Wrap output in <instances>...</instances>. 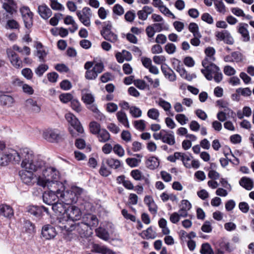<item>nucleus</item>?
I'll list each match as a JSON object with an SVG mask.
<instances>
[{"label": "nucleus", "instance_id": "nucleus-59", "mask_svg": "<svg viewBox=\"0 0 254 254\" xmlns=\"http://www.w3.org/2000/svg\"><path fill=\"white\" fill-rule=\"evenodd\" d=\"M192 158V157L191 155L185 154L182 162L186 168H190V163Z\"/></svg>", "mask_w": 254, "mask_h": 254}, {"label": "nucleus", "instance_id": "nucleus-11", "mask_svg": "<svg viewBox=\"0 0 254 254\" xmlns=\"http://www.w3.org/2000/svg\"><path fill=\"white\" fill-rule=\"evenodd\" d=\"M49 190L45 191L43 194V200L44 203L53 205L57 198L59 199V195L57 190L58 188H48Z\"/></svg>", "mask_w": 254, "mask_h": 254}, {"label": "nucleus", "instance_id": "nucleus-21", "mask_svg": "<svg viewBox=\"0 0 254 254\" xmlns=\"http://www.w3.org/2000/svg\"><path fill=\"white\" fill-rule=\"evenodd\" d=\"M38 11L40 16L45 19H48L51 16L52 14L50 8L45 4L39 5L38 6Z\"/></svg>", "mask_w": 254, "mask_h": 254}, {"label": "nucleus", "instance_id": "nucleus-31", "mask_svg": "<svg viewBox=\"0 0 254 254\" xmlns=\"http://www.w3.org/2000/svg\"><path fill=\"white\" fill-rule=\"evenodd\" d=\"M87 108L92 112L96 114L95 117L97 119L103 120L105 119V117L99 111L96 104L92 103V104L88 105Z\"/></svg>", "mask_w": 254, "mask_h": 254}, {"label": "nucleus", "instance_id": "nucleus-54", "mask_svg": "<svg viewBox=\"0 0 254 254\" xmlns=\"http://www.w3.org/2000/svg\"><path fill=\"white\" fill-rule=\"evenodd\" d=\"M133 125L137 129L141 131L144 130L145 128V121L143 120L135 121Z\"/></svg>", "mask_w": 254, "mask_h": 254}, {"label": "nucleus", "instance_id": "nucleus-37", "mask_svg": "<svg viewBox=\"0 0 254 254\" xmlns=\"http://www.w3.org/2000/svg\"><path fill=\"white\" fill-rule=\"evenodd\" d=\"M89 128L90 132L93 134H97L101 130L100 125L95 121L91 122L89 124Z\"/></svg>", "mask_w": 254, "mask_h": 254}, {"label": "nucleus", "instance_id": "nucleus-16", "mask_svg": "<svg viewBox=\"0 0 254 254\" xmlns=\"http://www.w3.org/2000/svg\"><path fill=\"white\" fill-rule=\"evenodd\" d=\"M81 222L87 225L88 228L90 229H91L92 227H97L99 223L96 216L91 214L84 215L82 217Z\"/></svg>", "mask_w": 254, "mask_h": 254}, {"label": "nucleus", "instance_id": "nucleus-32", "mask_svg": "<svg viewBox=\"0 0 254 254\" xmlns=\"http://www.w3.org/2000/svg\"><path fill=\"white\" fill-rule=\"evenodd\" d=\"M97 137L100 142H106L110 138L109 133L105 129H102L98 133Z\"/></svg>", "mask_w": 254, "mask_h": 254}, {"label": "nucleus", "instance_id": "nucleus-28", "mask_svg": "<svg viewBox=\"0 0 254 254\" xmlns=\"http://www.w3.org/2000/svg\"><path fill=\"white\" fill-rule=\"evenodd\" d=\"M101 34L106 40L112 43H115L118 39V35L112 31L101 32Z\"/></svg>", "mask_w": 254, "mask_h": 254}, {"label": "nucleus", "instance_id": "nucleus-43", "mask_svg": "<svg viewBox=\"0 0 254 254\" xmlns=\"http://www.w3.org/2000/svg\"><path fill=\"white\" fill-rule=\"evenodd\" d=\"M71 108L75 112L79 113L82 110V107L79 101L75 99H72L70 102Z\"/></svg>", "mask_w": 254, "mask_h": 254}, {"label": "nucleus", "instance_id": "nucleus-5", "mask_svg": "<svg viewBox=\"0 0 254 254\" xmlns=\"http://www.w3.org/2000/svg\"><path fill=\"white\" fill-rule=\"evenodd\" d=\"M24 149H21L19 151L10 149L5 152H0V166H6L10 162L19 164L23 158L21 153L23 152Z\"/></svg>", "mask_w": 254, "mask_h": 254}, {"label": "nucleus", "instance_id": "nucleus-62", "mask_svg": "<svg viewBox=\"0 0 254 254\" xmlns=\"http://www.w3.org/2000/svg\"><path fill=\"white\" fill-rule=\"evenodd\" d=\"M21 73L27 79H32L33 75L32 70L29 68H23L21 71Z\"/></svg>", "mask_w": 254, "mask_h": 254}, {"label": "nucleus", "instance_id": "nucleus-46", "mask_svg": "<svg viewBox=\"0 0 254 254\" xmlns=\"http://www.w3.org/2000/svg\"><path fill=\"white\" fill-rule=\"evenodd\" d=\"M60 101L64 103H67L69 101H71L73 99V96L69 93L61 94L59 96Z\"/></svg>", "mask_w": 254, "mask_h": 254}, {"label": "nucleus", "instance_id": "nucleus-24", "mask_svg": "<svg viewBox=\"0 0 254 254\" xmlns=\"http://www.w3.org/2000/svg\"><path fill=\"white\" fill-rule=\"evenodd\" d=\"M117 118L118 121L127 128L129 127L127 117L126 113L121 110L117 112Z\"/></svg>", "mask_w": 254, "mask_h": 254}, {"label": "nucleus", "instance_id": "nucleus-26", "mask_svg": "<svg viewBox=\"0 0 254 254\" xmlns=\"http://www.w3.org/2000/svg\"><path fill=\"white\" fill-rule=\"evenodd\" d=\"M145 165L148 169L154 170L159 166V161L157 158L152 156L146 160Z\"/></svg>", "mask_w": 254, "mask_h": 254}, {"label": "nucleus", "instance_id": "nucleus-38", "mask_svg": "<svg viewBox=\"0 0 254 254\" xmlns=\"http://www.w3.org/2000/svg\"><path fill=\"white\" fill-rule=\"evenodd\" d=\"M159 112L156 108H152L149 109L147 112V116L153 120L159 121Z\"/></svg>", "mask_w": 254, "mask_h": 254}, {"label": "nucleus", "instance_id": "nucleus-36", "mask_svg": "<svg viewBox=\"0 0 254 254\" xmlns=\"http://www.w3.org/2000/svg\"><path fill=\"white\" fill-rule=\"evenodd\" d=\"M27 211L36 217H41L40 206H29L27 207Z\"/></svg>", "mask_w": 254, "mask_h": 254}, {"label": "nucleus", "instance_id": "nucleus-12", "mask_svg": "<svg viewBox=\"0 0 254 254\" xmlns=\"http://www.w3.org/2000/svg\"><path fill=\"white\" fill-rule=\"evenodd\" d=\"M65 118L67 121L79 133H82L84 131L80 122L78 119L72 114L67 113L65 114Z\"/></svg>", "mask_w": 254, "mask_h": 254}, {"label": "nucleus", "instance_id": "nucleus-56", "mask_svg": "<svg viewBox=\"0 0 254 254\" xmlns=\"http://www.w3.org/2000/svg\"><path fill=\"white\" fill-rule=\"evenodd\" d=\"M165 51L169 54H173L176 51V47L173 43H168L164 47Z\"/></svg>", "mask_w": 254, "mask_h": 254}, {"label": "nucleus", "instance_id": "nucleus-4", "mask_svg": "<svg viewBox=\"0 0 254 254\" xmlns=\"http://www.w3.org/2000/svg\"><path fill=\"white\" fill-rule=\"evenodd\" d=\"M59 178V172L53 167H47L43 170L42 176L37 178V184L43 188L54 189L53 183H62L57 181Z\"/></svg>", "mask_w": 254, "mask_h": 254}, {"label": "nucleus", "instance_id": "nucleus-13", "mask_svg": "<svg viewBox=\"0 0 254 254\" xmlns=\"http://www.w3.org/2000/svg\"><path fill=\"white\" fill-rule=\"evenodd\" d=\"M2 8L10 16H12L17 12V5L14 0H0Z\"/></svg>", "mask_w": 254, "mask_h": 254}, {"label": "nucleus", "instance_id": "nucleus-63", "mask_svg": "<svg viewBox=\"0 0 254 254\" xmlns=\"http://www.w3.org/2000/svg\"><path fill=\"white\" fill-rule=\"evenodd\" d=\"M98 76V74L93 69L87 70L85 73V77L89 80L95 79Z\"/></svg>", "mask_w": 254, "mask_h": 254}, {"label": "nucleus", "instance_id": "nucleus-53", "mask_svg": "<svg viewBox=\"0 0 254 254\" xmlns=\"http://www.w3.org/2000/svg\"><path fill=\"white\" fill-rule=\"evenodd\" d=\"M48 53L44 49H38L37 50L36 56L38 58L40 62H44L45 58L46 57Z\"/></svg>", "mask_w": 254, "mask_h": 254}, {"label": "nucleus", "instance_id": "nucleus-33", "mask_svg": "<svg viewBox=\"0 0 254 254\" xmlns=\"http://www.w3.org/2000/svg\"><path fill=\"white\" fill-rule=\"evenodd\" d=\"M95 233L96 235L100 238L107 240L109 238V234L107 231L102 227H99L95 229Z\"/></svg>", "mask_w": 254, "mask_h": 254}, {"label": "nucleus", "instance_id": "nucleus-6", "mask_svg": "<svg viewBox=\"0 0 254 254\" xmlns=\"http://www.w3.org/2000/svg\"><path fill=\"white\" fill-rule=\"evenodd\" d=\"M81 212L80 209L75 206H69L67 208L65 215L63 217H59L57 218L56 225L60 228V226L62 223H65L64 221L67 222H74L75 221L79 220L81 217Z\"/></svg>", "mask_w": 254, "mask_h": 254}, {"label": "nucleus", "instance_id": "nucleus-55", "mask_svg": "<svg viewBox=\"0 0 254 254\" xmlns=\"http://www.w3.org/2000/svg\"><path fill=\"white\" fill-rule=\"evenodd\" d=\"M114 153L119 157H123L125 154V150L120 144H116L113 147Z\"/></svg>", "mask_w": 254, "mask_h": 254}, {"label": "nucleus", "instance_id": "nucleus-1", "mask_svg": "<svg viewBox=\"0 0 254 254\" xmlns=\"http://www.w3.org/2000/svg\"><path fill=\"white\" fill-rule=\"evenodd\" d=\"M21 154L23 158L21 160V166L25 170L20 171L19 176L24 184L32 185L35 182L33 172L41 170L45 166V162L35 156L29 148H24Z\"/></svg>", "mask_w": 254, "mask_h": 254}, {"label": "nucleus", "instance_id": "nucleus-14", "mask_svg": "<svg viewBox=\"0 0 254 254\" xmlns=\"http://www.w3.org/2000/svg\"><path fill=\"white\" fill-rule=\"evenodd\" d=\"M6 54L12 65L16 68L22 67V61L18 55L11 49L6 50Z\"/></svg>", "mask_w": 254, "mask_h": 254}, {"label": "nucleus", "instance_id": "nucleus-15", "mask_svg": "<svg viewBox=\"0 0 254 254\" xmlns=\"http://www.w3.org/2000/svg\"><path fill=\"white\" fill-rule=\"evenodd\" d=\"M57 234L55 228L51 225H45L42 227L41 235L42 237L45 240L54 239L57 235Z\"/></svg>", "mask_w": 254, "mask_h": 254}, {"label": "nucleus", "instance_id": "nucleus-44", "mask_svg": "<svg viewBox=\"0 0 254 254\" xmlns=\"http://www.w3.org/2000/svg\"><path fill=\"white\" fill-rule=\"evenodd\" d=\"M223 42L229 45H233L234 40L231 34L227 31H223Z\"/></svg>", "mask_w": 254, "mask_h": 254}, {"label": "nucleus", "instance_id": "nucleus-10", "mask_svg": "<svg viewBox=\"0 0 254 254\" xmlns=\"http://www.w3.org/2000/svg\"><path fill=\"white\" fill-rule=\"evenodd\" d=\"M20 12L24 21L25 27L27 29H30L33 25V12L31 11L29 7L27 6H22L20 8Z\"/></svg>", "mask_w": 254, "mask_h": 254}, {"label": "nucleus", "instance_id": "nucleus-64", "mask_svg": "<svg viewBox=\"0 0 254 254\" xmlns=\"http://www.w3.org/2000/svg\"><path fill=\"white\" fill-rule=\"evenodd\" d=\"M224 73L228 76H232L235 74L236 70L230 65L225 66L223 68Z\"/></svg>", "mask_w": 254, "mask_h": 254}, {"label": "nucleus", "instance_id": "nucleus-29", "mask_svg": "<svg viewBox=\"0 0 254 254\" xmlns=\"http://www.w3.org/2000/svg\"><path fill=\"white\" fill-rule=\"evenodd\" d=\"M26 107L35 112H39L40 111V107L37 105V102L31 98L27 99L25 101Z\"/></svg>", "mask_w": 254, "mask_h": 254}, {"label": "nucleus", "instance_id": "nucleus-22", "mask_svg": "<svg viewBox=\"0 0 254 254\" xmlns=\"http://www.w3.org/2000/svg\"><path fill=\"white\" fill-rule=\"evenodd\" d=\"M162 141L163 142L167 143L170 145H173L175 143V139L173 132H169L165 130L163 133Z\"/></svg>", "mask_w": 254, "mask_h": 254}, {"label": "nucleus", "instance_id": "nucleus-3", "mask_svg": "<svg viewBox=\"0 0 254 254\" xmlns=\"http://www.w3.org/2000/svg\"><path fill=\"white\" fill-rule=\"evenodd\" d=\"M52 184L55 188H58L57 191L59 195V199L66 205L76 203L82 191L78 187H72L65 190V187L63 183H56Z\"/></svg>", "mask_w": 254, "mask_h": 254}, {"label": "nucleus", "instance_id": "nucleus-8", "mask_svg": "<svg viewBox=\"0 0 254 254\" xmlns=\"http://www.w3.org/2000/svg\"><path fill=\"white\" fill-rule=\"evenodd\" d=\"M43 136L45 139L52 143H57L62 140V136L59 130L48 128L44 131Z\"/></svg>", "mask_w": 254, "mask_h": 254}, {"label": "nucleus", "instance_id": "nucleus-50", "mask_svg": "<svg viewBox=\"0 0 254 254\" xmlns=\"http://www.w3.org/2000/svg\"><path fill=\"white\" fill-rule=\"evenodd\" d=\"M158 105L166 112L170 111L171 108V104L162 99H159Z\"/></svg>", "mask_w": 254, "mask_h": 254}, {"label": "nucleus", "instance_id": "nucleus-19", "mask_svg": "<svg viewBox=\"0 0 254 254\" xmlns=\"http://www.w3.org/2000/svg\"><path fill=\"white\" fill-rule=\"evenodd\" d=\"M67 205L63 202L55 203L52 205V209L57 215L59 216H63L64 217L65 215L66 212L68 207Z\"/></svg>", "mask_w": 254, "mask_h": 254}, {"label": "nucleus", "instance_id": "nucleus-41", "mask_svg": "<svg viewBox=\"0 0 254 254\" xmlns=\"http://www.w3.org/2000/svg\"><path fill=\"white\" fill-rule=\"evenodd\" d=\"M82 100L86 105L92 104L94 102L95 99L93 95L91 93H85L83 95Z\"/></svg>", "mask_w": 254, "mask_h": 254}, {"label": "nucleus", "instance_id": "nucleus-47", "mask_svg": "<svg viewBox=\"0 0 254 254\" xmlns=\"http://www.w3.org/2000/svg\"><path fill=\"white\" fill-rule=\"evenodd\" d=\"M225 156L226 157V158L224 159L227 162H225V165H227L228 161H229L231 162L233 164L235 165H238L239 164V159L235 157L233 154H229L228 153L225 154Z\"/></svg>", "mask_w": 254, "mask_h": 254}, {"label": "nucleus", "instance_id": "nucleus-45", "mask_svg": "<svg viewBox=\"0 0 254 254\" xmlns=\"http://www.w3.org/2000/svg\"><path fill=\"white\" fill-rule=\"evenodd\" d=\"M189 31L193 34V36H198L200 34L199 32L198 25L194 22H191L189 25Z\"/></svg>", "mask_w": 254, "mask_h": 254}, {"label": "nucleus", "instance_id": "nucleus-27", "mask_svg": "<svg viewBox=\"0 0 254 254\" xmlns=\"http://www.w3.org/2000/svg\"><path fill=\"white\" fill-rule=\"evenodd\" d=\"M239 184L241 186L248 190H251L253 188L252 180L246 177H242L239 181Z\"/></svg>", "mask_w": 254, "mask_h": 254}, {"label": "nucleus", "instance_id": "nucleus-40", "mask_svg": "<svg viewBox=\"0 0 254 254\" xmlns=\"http://www.w3.org/2000/svg\"><path fill=\"white\" fill-rule=\"evenodd\" d=\"M49 68L48 65L45 64H41L39 65L35 70V73L39 77L42 76L44 73L46 72Z\"/></svg>", "mask_w": 254, "mask_h": 254}, {"label": "nucleus", "instance_id": "nucleus-39", "mask_svg": "<svg viewBox=\"0 0 254 254\" xmlns=\"http://www.w3.org/2000/svg\"><path fill=\"white\" fill-rule=\"evenodd\" d=\"M200 253L201 254H214L211 246L207 243L202 244Z\"/></svg>", "mask_w": 254, "mask_h": 254}, {"label": "nucleus", "instance_id": "nucleus-7", "mask_svg": "<svg viewBox=\"0 0 254 254\" xmlns=\"http://www.w3.org/2000/svg\"><path fill=\"white\" fill-rule=\"evenodd\" d=\"M212 62H207V60H203L202 62V65L204 68L202 69L201 71L208 80H211L213 78V75L220 70L219 68Z\"/></svg>", "mask_w": 254, "mask_h": 254}, {"label": "nucleus", "instance_id": "nucleus-57", "mask_svg": "<svg viewBox=\"0 0 254 254\" xmlns=\"http://www.w3.org/2000/svg\"><path fill=\"white\" fill-rule=\"evenodd\" d=\"M135 16L136 15L134 10H129L125 14V18L127 21L132 22L133 21Z\"/></svg>", "mask_w": 254, "mask_h": 254}, {"label": "nucleus", "instance_id": "nucleus-52", "mask_svg": "<svg viewBox=\"0 0 254 254\" xmlns=\"http://www.w3.org/2000/svg\"><path fill=\"white\" fill-rule=\"evenodd\" d=\"M100 174L103 177H107L110 175L111 172L106 166L104 161L102 162L101 166L99 170Z\"/></svg>", "mask_w": 254, "mask_h": 254}, {"label": "nucleus", "instance_id": "nucleus-61", "mask_svg": "<svg viewBox=\"0 0 254 254\" xmlns=\"http://www.w3.org/2000/svg\"><path fill=\"white\" fill-rule=\"evenodd\" d=\"M176 120L181 125H184L189 121L188 118L182 114H177L176 116Z\"/></svg>", "mask_w": 254, "mask_h": 254}, {"label": "nucleus", "instance_id": "nucleus-58", "mask_svg": "<svg viewBox=\"0 0 254 254\" xmlns=\"http://www.w3.org/2000/svg\"><path fill=\"white\" fill-rule=\"evenodd\" d=\"M94 251L99 253L106 254L109 252V250L104 246H101L98 244H95L93 246Z\"/></svg>", "mask_w": 254, "mask_h": 254}, {"label": "nucleus", "instance_id": "nucleus-35", "mask_svg": "<svg viewBox=\"0 0 254 254\" xmlns=\"http://www.w3.org/2000/svg\"><path fill=\"white\" fill-rule=\"evenodd\" d=\"M206 57L204 60H207V62H213L215 58L213 57L215 54V50L212 47H208L205 50Z\"/></svg>", "mask_w": 254, "mask_h": 254}, {"label": "nucleus", "instance_id": "nucleus-20", "mask_svg": "<svg viewBox=\"0 0 254 254\" xmlns=\"http://www.w3.org/2000/svg\"><path fill=\"white\" fill-rule=\"evenodd\" d=\"M153 11L152 7L149 6H144L141 10H138L137 15L139 19L145 20L147 19L148 15L151 14Z\"/></svg>", "mask_w": 254, "mask_h": 254}, {"label": "nucleus", "instance_id": "nucleus-42", "mask_svg": "<svg viewBox=\"0 0 254 254\" xmlns=\"http://www.w3.org/2000/svg\"><path fill=\"white\" fill-rule=\"evenodd\" d=\"M142 233L148 239H153L156 237V233L153 230L152 227L151 226L148 227L145 231H143Z\"/></svg>", "mask_w": 254, "mask_h": 254}, {"label": "nucleus", "instance_id": "nucleus-25", "mask_svg": "<svg viewBox=\"0 0 254 254\" xmlns=\"http://www.w3.org/2000/svg\"><path fill=\"white\" fill-rule=\"evenodd\" d=\"M0 102L2 105L8 107L12 106L14 103V98L8 95H1L0 96Z\"/></svg>", "mask_w": 254, "mask_h": 254}, {"label": "nucleus", "instance_id": "nucleus-17", "mask_svg": "<svg viewBox=\"0 0 254 254\" xmlns=\"http://www.w3.org/2000/svg\"><path fill=\"white\" fill-rule=\"evenodd\" d=\"M248 24L245 23H240L237 26V30L241 36L244 42H248L250 40L249 32L248 30Z\"/></svg>", "mask_w": 254, "mask_h": 254}, {"label": "nucleus", "instance_id": "nucleus-2", "mask_svg": "<svg viewBox=\"0 0 254 254\" xmlns=\"http://www.w3.org/2000/svg\"><path fill=\"white\" fill-rule=\"evenodd\" d=\"M65 223H62L60 226V229L62 231L64 238L67 241H70L76 235L73 232H77L81 237H86L88 235V231L89 228L87 225L84 224L82 222L78 223L75 222H67L64 221Z\"/></svg>", "mask_w": 254, "mask_h": 254}, {"label": "nucleus", "instance_id": "nucleus-34", "mask_svg": "<svg viewBox=\"0 0 254 254\" xmlns=\"http://www.w3.org/2000/svg\"><path fill=\"white\" fill-rule=\"evenodd\" d=\"M24 228L25 232L29 234H33L36 232L35 225L29 220L24 221Z\"/></svg>", "mask_w": 254, "mask_h": 254}, {"label": "nucleus", "instance_id": "nucleus-60", "mask_svg": "<svg viewBox=\"0 0 254 254\" xmlns=\"http://www.w3.org/2000/svg\"><path fill=\"white\" fill-rule=\"evenodd\" d=\"M133 83L137 88L141 90H144L148 86L145 82L141 79L134 80Z\"/></svg>", "mask_w": 254, "mask_h": 254}, {"label": "nucleus", "instance_id": "nucleus-9", "mask_svg": "<svg viewBox=\"0 0 254 254\" xmlns=\"http://www.w3.org/2000/svg\"><path fill=\"white\" fill-rule=\"evenodd\" d=\"M76 13L79 21L84 26L86 27L90 26L92 12L89 7H84L82 8V10H77Z\"/></svg>", "mask_w": 254, "mask_h": 254}, {"label": "nucleus", "instance_id": "nucleus-23", "mask_svg": "<svg viewBox=\"0 0 254 254\" xmlns=\"http://www.w3.org/2000/svg\"><path fill=\"white\" fill-rule=\"evenodd\" d=\"M0 214L5 217L10 218L13 215L12 208L6 204L0 205Z\"/></svg>", "mask_w": 254, "mask_h": 254}, {"label": "nucleus", "instance_id": "nucleus-51", "mask_svg": "<svg viewBox=\"0 0 254 254\" xmlns=\"http://www.w3.org/2000/svg\"><path fill=\"white\" fill-rule=\"evenodd\" d=\"M234 115L235 114L232 110H230L228 107L223 106V121L228 118H233Z\"/></svg>", "mask_w": 254, "mask_h": 254}, {"label": "nucleus", "instance_id": "nucleus-48", "mask_svg": "<svg viewBox=\"0 0 254 254\" xmlns=\"http://www.w3.org/2000/svg\"><path fill=\"white\" fill-rule=\"evenodd\" d=\"M129 112L134 118H139L141 116L142 111L139 108L135 106L130 107Z\"/></svg>", "mask_w": 254, "mask_h": 254}, {"label": "nucleus", "instance_id": "nucleus-18", "mask_svg": "<svg viewBox=\"0 0 254 254\" xmlns=\"http://www.w3.org/2000/svg\"><path fill=\"white\" fill-rule=\"evenodd\" d=\"M161 69L165 77L171 82L176 80V75L174 71L166 64L161 66Z\"/></svg>", "mask_w": 254, "mask_h": 254}, {"label": "nucleus", "instance_id": "nucleus-30", "mask_svg": "<svg viewBox=\"0 0 254 254\" xmlns=\"http://www.w3.org/2000/svg\"><path fill=\"white\" fill-rule=\"evenodd\" d=\"M105 163L111 168L117 169L121 166V162L118 159L109 158L105 160Z\"/></svg>", "mask_w": 254, "mask_h": 254}, {"label": "nucleus", "instance_id": "nucleus-49", "mask_svg": "<svg viewBox=\"0 0 254 254\" xmlns=\"http://www.w3.org/2000/svg\"><path fill=\"white\" fill-rule=\"evenodd\" d=\"M126 161L128 166L133 168L138 166L141 160L135 158H127Z\"/></svg>", "mask_w": 254, "mask_h": 254}]
</instances>
